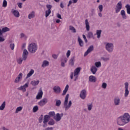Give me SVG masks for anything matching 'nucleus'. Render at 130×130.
<instances>
[{"label":"nucleus","instance_id":"54","mask_svg":"<svg viewBox=\"0 0 130 130\" xmlns=\"http://www.w3.org/2000/svg\"><path fill=\"white\" fill-rule=\"evenodd\" d=\"M82 37L85 43H87L88 42V40H87V38H86V36H85V35H83Z\"/></svg>","mask_w":130,"mask_h":130},{"label":"nucleus","instance_id":"34","mask_svg":"<svg viewBox=\"0 0 130 130\" xmlns=\"http://www.w3.org/2000/svg\"><path fill=\"white\" fill-rule=\"evenodd\" d=\"M102 59L104 60V61H109L110 59V56H107V57H102Z\"/></svg>","mask_w":130,"mask_h":130},{"label":"nucleus","instance_id":"21","mask_svg":"<svg viewBox=\"0 0 130 130\" xmlns=\"http://www.w3.org/2000/svg\"><path fill=\"white\" fill-rule=\"evenodd\" d=\"M78 42L79 43V44L80 47H84V41H83V40L81 39L80 37H78Z\"/></svg>","mask_w":130,"mask_h":130},{"label":"nucleus","instance_id":"24","mask_svg":"<svg viewBox=\"0 0 130 130\" xmlns=\"http://www.w3.org/2000/svg\"><path fill=\"white\" fill-rule=\"evenodd\" d=\"M121 16L124 20L126 19V14H125V11L123 10H122L120 12Z\"/></svg>","mask_w":130,"mask_h":130},{"label":"nucleus","instance_id":"59","mask_svg":"<svg viewBox=\"0 0 130 130\" xmlns=\"http://www.w3.org/2000/svg\"><path fill=\"white\" fill-rule=\"evenodd\" d=\"M61 67L64 68L66 67V63L63 62H61Z\"/></svg>","mask_w":130,"mask_h":130},{"label":"nucleus","instance_id":"48","mask_svg":"<svg viewBox=\"0 0 130 130\" xmlns=\"http://www.w3.org/2000/svg\"><path fill=\"white\" fill-rule=\"evenodd\" d=\"M10 47L11 50H14V49H15V44L11 43L10 44Z\"/></svg>","mask_w":130,"mask_h":130},{"label":"nucleus","instance_id":"22","mask_svg":"<svg viewBox=\"0 0 130 130\" xmlns=\"http://www.w3.org/2000/svg\"><path fill=\"white\" fill-rule=\"evenodd\" d=\"M49 66V62L46 60H45L43 61L42 64V68H46Z\"/></svg>","mask_w":130,"mask_h":130},{"label":"nucleus","instance_id":"7","mask_svg":"<svg viewBox=\"0 0 130 130\" xmlns=\"http://www.w3.org/2000/svg\"><path fill=\"white\" fill-rule=\"evenodd\" d=\"M121 9H122V3H121V2L120 1L117 3V5L116 6L115 13H116V14L119 13Z\"/></svg>","mask_w":130,"mask_h":130},{"label":"nucleus","instance_id":"26","mask_svg":"<svg viewBox=\"0 0 130 130\" xmlns=\"http://www.w3.org/2000/svg\"><path fill=\"white\" fill-rule=\"evenodd\" d=\"M69 88H70V86H69V84H67L66 87L63 90V92L62 95L63 96L67 94V92L69 90Z\"/></svg>","mask_w":130,"mask_h":130},{"label":"nucleus","instance_id":"19","mask_svg":"<svg viewBox=\"0 0 130 130\" xmlns=\"http://www.w3.org/2000/svg\"><path fill=\"white\" fill-rule=\"evenodd\" d=\"M89 81L91 83H95L96 81H97V78H96V77L91 75L89 77Z\"/></svg>","mask_w":130,"mask_h":130},{"label":"nucleus","instance_id":"28","mask_svg":"<svg viewBox=\"0 0 130 130\" xmlns=\"http://www.w3.org/2000/svg\"><path fill=\"white\" fill-rule=\"evenodd\" d=\"M34 74V70L33 69L30 70V72L27 74L26 79H28V78H30L32 75Z\"/></svg>","mask_w":130,"mask_h":130},{"label":"nucleus","instance_id":"20","mask_svg":"<svg viewBox=\"0 0 130 130\" xmlns=\"http://www.w3.org/2000/svg\"><path fill=\"white\" fill-rule=\"evenodd\" d=\"M97 71H98V69L94 66H92L90 68V71L93 74V75H95V74L97 73Z\"/></svg>","mask_w":130,"mask_h":130},{"label":"nucleus","instance_id":"31","mask_svg":"<svg viewBox=\"0 0 130 130\" xmlns=\"http://www.w3.org/2000/svg\"><path fill=\"white\" fill-rule=\"evenodd\" d=\"M49 118V116L48 115H46L44 116V121L43 123H47L48 122V119Z\"/></svg>","mask_w":130,"mask_h":130},{"label":"nucleus","instance_id":"42","mask_svg":"<svg viewBox=\"0 0 130 130\" xmlns=\"http://www.w3.org/2000/svg\"><path fill=\"white\" fill-rule=\"evenodd\" d=\"M20 37L21 39L24 38V39H27V36L24 33H21L20 35Z\"/></svg>","mask_w":130,"mask_h":130},{"label":"nucleus","instance_id":"41","mask_svg":"<svg viewBox=\"0 0 130 130\" xmlns=\"http://www.w3.org/2000/svg\"><path fill=\"white\" fill-rule=\"evenodd\" d=\"M94 65H95V67H96V68H101V62H100V61L95 62L94 63Z\"/></svg>","mask_w":130,"mask_h":130},{"label":"nucleus","instance_id":"15","mask_svg":"<svg viewBox=\"0 0 130 130\" xmlns=\"http://www.w3.org/2000/svg\"><path fill=\"white\" fill-rule=\"evenodd\" d=\"M42 96H43V91L42 89H40L36 98L37 100H40L42 98Z\"/></svg>","mask_w":130,"mask_h":130},{"label":"nucleus","instance_id":"53","mask_svg":"<svg viewBox=\"0 0 130 130\" xmlns=\"http://www.w3.org/2000/svg\"><path fill=\"white\" fill-rule=\"evenodd\" d=\"M17 78L21 80V79L23 78V74L22 73H19V74L18 75Z\"/></svg>","mask_w":130,"mask_h":130},{"label":"nucleus","instance_id":"39","mask_svg":"<svg viewBox=\"0 0 130 130\" xmlns=\"http://www.w3.org/2000/svg\"><path fill=\"white\" fill-rule=\"evenodd\" d=\"M22 109H23L22 107H18L16 108L15 111V113H18V112H20V111H22Z\"/></svg>","mask_w":130,"mask_h":130},{"label":"nucleus","instance_id":"60","mask_svg":"<svg viewBox=\"0 0 130 130\" xmlns=\"http://www.w3.org/2000/svg\"><path fill=\"white\" fill-rule=\"evenodd\" d=\"M72 4H73V1L70 0V1L69 2V4H68V7H69L70 6H71Z\"/></svg>","mask_w":130,"mask_h":130},{"label":"nucleus","instance_id":"27","mask_svg":"<svg viewBox=\"0 0 130 130\" xmlns=\"http://www.w3.org/2000/svg\"><path fill=\"white\" fill-rule=\"evenodd\" d=\"M35 12L34 11L31 12L28 16V18L29 20L31 19L35 18Z\"/></svg>","mask_w":130,"mask_h":130},{"label":"nucleus","instance_id":"40","mask_svg":"<svg viewBox=\"0 0 130 130\" xmlns=\"http://www.w3.org/2000/svg\"><path fill=\"white\" fill-rule=\"evenodd\" d=\"M55 115V113L54 112V111L49 112V118H50V117H53V116H54Z\"/></svg>","mask_w":130,"mask_h":130},{"label":"nucleus","instance_id":"56","mask_svg":"<svg viewBox=\"0 0 130 130\" xmlns=\"http://www.w3.org/2000/svg\"><path fill=\"white\" fill-rule=\"evenodd\" d=\"M5 39L4 37L0 36V42H4L5 41Z\"/></svg>","mask_w":130,"mask_h":130},{"label":"nucleus","instance_id":"1","mask_svg":"<svg viewBox=\"0 0 130 130\" xmlns=\"http://www.w3.org/2000/svg\"><path fill=\"white\" fill-rule=\"evenodd\" d=\"M116 122L118 125L123 126L130 122V115L128 113H124L122 115L116 119Z\"/></svg>","mask_w":130,"mask_h":130},{"label":"nucleus","instance_id":"16","mask_svg":"<svg viewBox=\"0 0 130 130\" xmlns=\"http://www.w3.org/2000/svg\"><path fill=\"white\" fill-rule=\"evenodd\" d=\"M48 102V100H47V99L45 98L41 100L38 104L40 106H44V105H45Z\"/></svg>","mask_w":130,"mask_h":130},{"label":"nucleus","instance_id":"8","mask_svg":"<svg viewBox=\"0 0 130 130\" xmlns=\"http://www.w3.org/2000/svg\"><path fill=\"white\" fill-rule=\"evenodd\" d=\"M46 7L48 10L45 12V16L46 18H47V17H48V16L51 14V8H52V6L51 5H47Z\"/></svg>","mask_w":130,"mask_h":130},{"label":"nucleus","instance_id":"57","mask_svg":"<svg viewBox=\"0 0 130 130\" xmlns=\"http://www.w3.org/2000/svg\"><path fill=\"white\" fill-rule=\"evenodd\" d=\"M20 80H21V79H20L18 78V77H17V78L15 79L14 82H15V83H19V82H20Z\"/></svg>","mask_w":130,"mask_h":130},{"label":"nucleus","instance_id":"55","mask_svg":"<svg viewBox=\"0 0 130 130\" xmlns=\"http://www.w3.org/2000/svg\"><path fill=\"white\" fill-rule=\"evenodd\" d=\"M52 56L54 59H57L58 56L55 54H53Z\"/></svg>","mask_w":130,"mask_h":130},{"label":"nucleus","instance_id":"13","mask_svg":"<svg viewBox=\"0 0 130 130\" xmlns=\"http://www.w3.org/2000/svg\"><path fill=\"white\" fill-rule=\"evenodd\" d=\"M62 116H63V113H57L54 118L56 121H60Z\"/></svg>","mask_w":130,"mask_h":130},{"label":"nucleus","instance_id":"45","mask_svg":"<svg viewBox=\"0 0 130 130\" xmlns=\"http://www.w3.org/2000/svg\"><path fill=\"white\" fill-rule=\"evenodd\" d=\"M23 60H24V58H19L17 59V62L19 64H21L22 62H23Z\"/></svg>","mask_w":130,"mask_h":130},{"label":"nucleus","instance_id":"36","mask_svg":"<svg viewBox=\"0 0 130 130\" xmlns=\"http://www.w3.org/2000/svg\"><path fill=\"white\" fill-rule=\"evenodd\" d=\"M87 109L89 111H91L92 110V108H93V104H88L87 105Z\"/></svg>","mask_w":130,"mask_h":130},{"label":"nucleus","instance_id":"35","mask_svg":"<svg viewBox=\"0 0 130 130\" xmlns=\"http://www.w3.org/2000/svg\"><path fill=\"white\" fill-rule=\"evenodd\" d=\"M102 32V30H96V35H97V38H100L101 37V32Z\"/></svg>","mask_w":130,"mask_h":130},{"label":"nucleus","instance_id":"58","mask_svg":"<svg viewBox=\"0 0 130 130\" xmlns=\"http://www.w3.org/2000/svg\"><path fill=\"white\" fill-rule=\"evenodd\" d=\"M18 6V8H19V9H22V5H23V4H22V3H19L18 4H17Z\"/></svg>","mask_w":130,"mask_h":130},{"label":"nucleus","instance_id":"38","mask_svg":"<svg viewBox=\"0 0 130 130\" xmlns=\"http://www.w3.org/2000/svg\"><path fill=\"white\" fill-rule=\"evenodd\" d=\"M10 31V28L7 27H5L2 28L3 33H6V32H9Z\"/></svg>","mask_w":130,"mask_h":130},{"label":"nucleus","instance_id":"52","mask_svg":"<svg viewBox=\"0 0 130 130\" xmlns=\"http://www.w3.org/2000/svg\"><path fill=\"white\" fill-rule=\"evenodd\" d=\"M67 57L69 58L70 57V55H71V50H68L66 53Z\"/></svg>","mask_w":130,"mask_h":130},{"label":"nucleus","instance_id":"50","mask_svg":"<svg viewBox=\"0 0 130 130\" xmlns=\"http://www.w3.org/2000/svg\"><path fill=\"white\" fill-rule=\"evenodd\" d=\"M107 87V84H106V83L104 82L102 83V88H103V89H106Z\"/></svg>","mask_w":130,"mask_h":130},{"label":"nucleus","instance_id":"25","mask_svg":"<svg viewBox=\"0 0 130 130\" xmlns=\"http://www.w3.org/2000/svg\"><path fill=\"white\" fill-rule=\"evenodd\" d=\"M39 83H40L39 80H33L31 81L30 84L32 85V86H37L39 84Z\"/></svg>","mask_w":130,"mask_h":130},{"label":"nucleus","instance_id":"12","mask_svg":"<svg viewBox=\"0 0 130 130\" xmlns=\"http://www.w3.org/2000/svg\"><path fill=\"white\" fill-rule=\"evenodd\" d=\"M53 91L54 93H56V94H59L61 92V88H60V87L59 86H55L53 88Z\"/></svg>","mask_w":130,"mask_h":130},{"label":"nucleus","instance_id":"32","mask_svg":"<svg viewBox=\"0 0 130 130\" xmlns=\"http://www.w3.org/2000/svg\"><path fill=\"white\" fill-rule=\"evenodd\" d=\"M75 56L72 57L69 61V63L71 66H74V62H75Z\"/></svg>","mask_w":130,"mask_h":130},{"label":"nucleus","instance_id":"18","mask_svg":"<svg viewBox=\"0 0 130 130\" xmlns=\"http://www.w3.org/2000/svg\"><path fill=\"white\" fill-rule=\"evenodd\" d=\"M94 49V47L93 46H90L88 49L87 50V51L85 52L84 54V56H87V55L88 54H89V53H90V52L93 51V50Z\"/></svg>","mask_w":130,"mask_h":130},{"label":"nucleus","instance_id":"47","mask_svg":"<svg viewBox=\"0 0 130 130\" xmlns=\"http://www.w3.org/2000/svg\"><path fill=\"white\" fill-rule=\"evenodd\" d=\"M37 111H38V106H36L35 107H34L33 109H32V112H37Z\"/></svg>","mask_w":130,"mask_h":130},{"label":"nucleus","instance_id":"29","mask_svg":"<svg viewBox=\"0 0 130 130\" xmlns=\"http://www.w3.org/2000/svg\"><path fill=\"white\" fill-rule=\"evenodd\" d=\"M125 8L126 10V13L128 15H130V5L127 4L125 5Z\"/></svg>","mask_w":130,"mask_h":130},{"label":"nucleus","instance_id":"23","mask_svg":"<svg viewBox=\"0 0 130 130\" xmlns=\"http://www.w3.org/2000/svg\"><path fill=\"white\" fill-rule=\"evenodd\" d=\"M85 28L87 31H90V25H89V21L88 19H86L85 21Z\"/></svg>","mask_w":130,"mask_h":130},{"label":"nucleus","instance_id":"11","mask_svg":"<svg viewBox=\"0 0 130 130\" xmlns=\"http://www.w3.org/2000/svg\"><path fill=\"white\" fill-rule=\"evenodd\" d=\"M124 86H125L124 96L125 97H127V96H128V94H129V91H128V83L125 82L124 83Z\"/></svg>","mask_w":130,"mask_h":130},{"label":"nucleus","instance_id":"44","mask_svg":"<svg viewBox=\"0 0 130 130\" xmlns=\"http://www.w3.org/2000/svg\"><path fill=\"white\" fill-rule=\"evenodd\" d=\"M61 104V101H60V100H57L56 101V106H57V107H59Z\"/></svg>","mask_w":130,"mask_h":130},{"label":"nucleus","instance_id":"14","mask_svg":"<svg viewBox=\"0 0 130 130\" xmlns=\"http://www.w3.org/2000/svg\"><path fill=\"white\" fill-rule=\"evenodd\" d=\"M11 13L12 14H13V15L14 16V17H15V18H19V17H20V13L17 10L12 9L11 10Z\"/></svg>","mask_w":130,"mask_h":130},{"label":"nucleus","instance_id":"63","mask_svg":"<svg viewBox=\"0 0 130 130\" xmlns=\"http://www.w3.org/2000/svg\"><path fill=\"white\" fill-rule=\"evenodd\" d=\"M43 126V127H46V126H47V123H44Z\"/></svg>","mask_w":130,"mask_h":130},{"label":"nucleus","instance_id":"46","mask_svg":"<svg viewBox=\"0 0 130 130\" xmlns=\"http://www.w3.org/2000/svg\"><path fill=\"white\" fill-rule=\"evenodd\" d=\"M67 61H68V58L66 57H63L61 60V62H64L65 63H67Z\"/></svg>","mask_w":130,"mask_h":130},{"label":"nucleus","instance_id":"51","mask_svg":"<svg viewBox=\"0 0 130 130\" xmlns=\"http://www.w3.org/2000/svg\"><path fill=\"white\" fill-rule=\"evenodd\" d=\"M99 9L100 12L101 13L103 11V5H100L99 6Z\"/></svg>","mask_w":130,"mask_h":130},{"label":"nucleus","instance_id":"43","mask_svg":"<svg viewBox=\"0 0 130 130\" xmlns=\"http://www.w3.org/2000/svg\"><path fill=\"white\" fill-rule=\"evenodd\" d=\"M7 6H8V2H7L6 0H4L3 2L2 7H3V8H7Z\"/></svg>","mask_w":130,"mask_h":130},{"label":"nucleus","instance_id":"6","mask_svg":"<svg viewBox=\"0 0 130 130\" xmlns=\"http://www.w3.org/2000/svg\"><path fill=\"white\" fill-rule=\"evenodd\" d=\"M121 99L119 96H115L113 99V103L115 106H118L120 105Z\"/></svg>","mask_w":130,"mask_h":130},{"label":"nucleus","instance_id":"61","mask_svg":"<svg viewBox=\"0 0 130 130\" xmlns=\"http://www.w3.org/2000/svg\"><path fill=\"white\" fill-rule=\"evenodd\" d=\"M57 17L58 18V19H61V15H60V14H57Z\"/></svg>","mask_w":130,"mask_h":130},{"label":"nucleus","instance_id":"30","mask_svg":"<svg viewBox=\"0 0 130 130\" xmlns=\"http://www.w3.org/2000/svg\"><path fill=\"white\" fill-rule=\"evenodd\" d=\"M6 108V102H3V103L0 106V110L3 111Z\"/></svg>","mask_w":130,"mask_h":130},{"label":"nucleus","instance_id":"49","mask_svg":"<svg viewBox=\"0 0 130 130\" xmlns=\"http://www.w3.org/2000/svg\"><path fill=\"white\" fill-rule=\"evenodd\" d=\"M54 120H51L48 122V124L49 125H53L54 124Z\"/></svg>","mask_w":130,"mask_h":130},{"label":"nucleus","instance_id":"5","mask_svg":"<svg viewBox=\"0 0 130 130\" xmlns=\"http://www.w3.org/2000/svg\"><path fill=\"white\" fill-rule=\"evenodd\" d=\"M114 48V46L112 43H107L106 44V49L108 52H112Z\"/></svg>","mask_w":130,"mask_h":130},{"label":"nucleus","instance_id":"10","mask_svg":"<svg viewBox=\"0 0 130 130\" xmlns=\"http://www.w3.org/2000/svg\"><path fill=\"white\" fill-rule=\"evenodd\" d=\"M29 87V82L25 83L24 85L21 86L20 87L18 88V90H20L22 92H26V88Z\"/></svg>","mask_w":130,"mask_h":130},{"label":"nucleus","instance_id":"3","mask_svg":"<svg viewBox=\"0 0 130 130\" xmlns=\"http://www.w3.org/2000/svg\"><path fill=\"white\" fill-rule=\"evenodd\" d=\"M27 49L30 53H35L37 51V49H38V46L35 43H31L28 44Z\"/></svg>","mask_w":130,"mask_h":130},{"label":"nucleus","instance_id":"2","mask_svg":"<svg viewBox=\"0 0 130 130\" xmlns=\"http://www.w3.org/2000/svg\"><path fill=\"white\" fill-rule=\"evenodd\" d=\"M81 72V68H76L74 72H71L70 74V78L71 80H73L74 79V82H76L77 80H78V78H79V74H80V72Z\"/></svg>","mask_w":130,"mask_h":130},{"label":"nucleus","instance_id":"33","mask_svg":"<svg viewBox=\"0 0 130 130\" xmlns=\"http://www.w3.org/2000/svg\"><path fill=\"white\" fill-rule=\"evenodd\" d=\"M69 30H70V31H72L73 33H76L77 32L76 28H75V27H74V26L72 25H70L69 26Z\"/></svg>","mask_w":130,"mask_h":130},{"label":"nucleus","instance_id":"64","mask_svg":"<svg viewBox=\"0 0 130 130\" xmlns=\"http://www.w3.org/2000/svg\"><path fill=\"white\" fill-rule=\"evenodd\" d=\"M52 129H53V128H52V127H49L46 128V130H52Z\"/></svg>","mask_w":130,"mask_h":130},{"label":"nucleus","instance_id":"17","mask_svg":"<svg viewBox=\"0 0 130 130\" xmlns=\"http://www.w3.org/2000/svg\"><path fill=\"white\" fill-rule=\"evenodd\" d=\"M28 54L29 52H28L27 49H24L22 53V57L23 58V60H26L27 59V57Z\"/></svg>","mask_w":130,"mask_h":130},{"label":"nucleus","instance_id":"9","mask_svg":"<svg viewBox=\"0 0 130 130\" xmlns=\"http://www.w3.org/2000/svg\"><path fill=\"white\" fill-rule=\"evenodd\" d=\"M80 97L83 100L86 99V97H87V90L85 89L81 90L80 94Z\"/></svg>","mask_w":130,"mask_h":130},{"label":"nucleus","instance_id":"62","mask_svg":"<svg viewBox=\"0 0 130 130\" xmlns=\"http://www.w3.org/2000/svg\"><path fill=\"white\" fill-rule=\"evenodd\" d=\"M60 8H61V9H63V8H64V6H63V4H62V3H60Z\"/></svg>","mask_w":130,"mask_h":130},{"label":"nucleus","instance_id":"4","mask_svg":"<svg viewBox=\"0 0 130 130\" xmlns=\"http://www.w3.org/2000/svg\"><path fill=\"white\" fill-rule=\"evenodd\" d=\"M69 97H70V94H67L65 97V99L63 102V106L65 109V111L69 110V109L71 108V106H72V101H70L69 102Z\"/></svg>","mask_w":130,"mask_h":130},{"label":"nucleus","instance_id":"37","mask_svg":"<svg viewBox=\"0 0 130 130\" xmlns=\"http://www.w3.org/2000/svg\"><path fill=\"white\" fill-rule=\"evenodd\" d=\"M87 37L88 38H93L94 37V36L93 35V32L89 31L88 32Z\"/></svg>","mask_w":130,"mask_h":130}]
</instances>
